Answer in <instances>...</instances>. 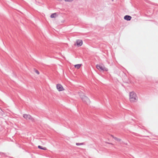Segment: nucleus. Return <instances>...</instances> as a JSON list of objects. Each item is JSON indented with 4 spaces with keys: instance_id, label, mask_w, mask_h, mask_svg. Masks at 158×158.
Instances as JSON below:
<instances>
[{
    "instance_id": "f03ea898",
    "label": "nucleus",
    "mask_w": 158,
    "mask_h": 158,
    "mask_svg": "<svg viewBox=\"0 0 158 158\" xmlns=\"http://www.w3.org/2000/svg\"><path fill=\"white\" fill-rule=\"evenodd\" d=\"M129 100L131 103L135 102L138 100V98L136 94L133 91L129 93Z\"/></svg>"
},
{
    "instance_id": "20e7f679",
    "label": "nucleus",
    "mask_w": 158,
    "mask_h": 158,
    "mask_svg": "<svg viewBox=\"0 0 158 158\" xmlns=\"http://www.w3.org/2000/svg\"><path fill=\"white\" fill-rule=\"evenodd\" d=\"M56 88L58 91H62L65 90L64 88L60 84H58L56 85Z\"/></svg>"
},
{
    "instance_id": "1a4fd4ad",
    "label": "nucleus",
    "mask_w": 158,
    "mask_h": 158,
    "mask_svg": "<svg viewBox=\"0 0 158 158\" xmlns=\"http://www.w3.org/2000/svg\"><path fill=\"white\" fill-rule=\"evenodd\" d=\"M81 66H82V64H78L75 65H74V67L76 69H79L80 68V67H81Z\"/></svg>"
},
{
    "instance_id": "ddd939ff",
    "label": "nucleus",
    "mask_w": 158,
    "mask_h": 158,
    "mask_svg": "<svg viewBox=\"0 0 158 158\" xmlns=\"http://www.w3.org/2000/svg\"><path fill=\"white\" fill-rule=\"evenodd\" d=\"M35 72L38 75H39L40 74V73L39 71L37 70H35Z\"/></svg>"
},
{
    "instance_id": "9b49d317",
    "label": "nucleus",
    "mask_w": 158,
    "mask_h": 158,
    "mask_svg": "<svg viewBox=\"0 0 158 158\" xmlns=\"http://www.w3.org/2000/svg\"><path fill=\"white\" fill-rule=\"evenodd\" d=\"M57 15L56 13H53L50 16L51 18H55L56 17Z\"/></svg>"
},
{
    "instance_id": "f8f14e48",
    "label": "nucleus",
    "mask_w": 158,
    "mask_h": 158,
    "mask_svg": "<svg viewBox=\"0 0 158 158\" xmlns=\"http://www.w3.org/2000/svg\"><path fill=\"white\" fill-rule=\"evenodd\" d=\"M84 144L83 143H76V145L77 146H80V145H84Z\"/></svg>"
},
{
    "instance_id": "f257e3e1",
    "label": "nucleus",
    "mask_w": 158,
    "mask_h": 158,
    "mask_svg": "<svg viewBox=\"0 0 158 158\" xmlns=\"http://www.w3.org/2000/svg\"><path fill=\"white\" fill-rule=\"evenodd\" d=\"M78 94L83 103L87 105L90 103V101L89 99L85 94L82 92H79Z\"/></svg>"
},
{
    "instance_id": "39448f33",
    "label": "nucleus",
    "mask_w": 158,
    "mask_h": 158,
    "mask_svg": "<svg viewBox=\"0 0 158 158\" xmlns=\"http://www.w3.org/2000/svg\"><path fill=\"white\" fill-rule=\"evenodd\" d=\"M83 43V41L82 40H76L74 44V45L78 47H80L82 45Z\"/></svg>"
},
{
    "instance_id": "4468645a",
    "label": "nucleus",
    "mask_w": 158,
    "mask_h": 158,
    "mask_svg": "<svg viewBox=\"0 0 158 158\" xmlns=\"http://www.w3.org/2000/svg\"><path fill=\"white\" fill-rule=\"evenodd\" d=\"M105 143H107V144H110V145H114V144L113 143H109V142H105Z\"/></svg>"
},
{
    "instance_id": "6e6552de",
    "label": "nucleus",
    "mask_w": 158,
    "mask_h": 158,
    "mask_svg": "<svg viewBox=\"0 0 158 158\" xmlns=\"http://www.w3.org/2000/svg\"><path fill=\"white\" fill-rule=\"evenodd\" d=\"M124 19L127 21H130L131 19V17L130 16L127 15L124 17Z\"/></svg>"
},
{
    "instance_id": "0eeeda50",
    "label": "nucleus",
    "mask_w": 158,
    "mask_h": 158,
    "mask_svg": "<svg viewBox=\"0 0 158 158\" xmlns=\"http://www.w3.org/2000/svg\"><path fill=\"white\" fill-rule=\"evenodd\" d=\"M109 136L112 137L113 139H114V140L118 142H120L121 141V139H120L116 137H114V135H109Z\"/></svg>"
},
{
    "instance_id": "423d86ee",
    "label": "nucleus",
    "mask_w": 158,
    "mask_h": 158,
    "mask_svg": "<svg viewBox=\"0 0 158 158\" xmlns=\"http://www.w3.org/2000/svg\"><path fill=\"white\" fill-rule=\"evenodd\" d=\"M23 117L26 120H30L31 119V116L30 114H23Z\"/></svg>"
},
{
    "instance_id": "9d476101",
    "label": "nucleus",
    "mask_w": 158,
    "mask_h": 158,
    "mask_svg": "<svg viewBox=\"0 0 158 158\" xmlns=\"http://www.w3.org/2000/svg\"><path fill=\"white\" fill-rule=\"evenodd\" d=\"M38 148H39L40 149H42V150H47V148H46L45 147H43L42 146H40V145L38 146Z\"/></svg>"
},
{
    "instance_id": "7ed1b4c3",
    "label": "nucleus",
    "mask_w": 158,
    "mask_h": 158,
    "mask_svg": "<svg viewBox=\"0 0 158 158\" xmlns=\"http://www.w3.org/2000/svg\"><path fill=\"white\" fill-rule=\"evenodd\" d=\"M96 68L101 71H108V69L106 68L103 64H102V65L97 64L96 65Z\"/></svg>"
}]
</instances>
